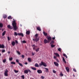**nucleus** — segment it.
<instances>
[{
	"label": "nucleus",
	"mask_w": 79,
	"mask_h": 79,
	"mask_svg": "<svg viewBox=\"0 0 79 79\" xmlns=\"http://www.w3.org/2000/svg\"><path fill=\"white\" fill-rule=\"evenodd\" d=\"M12 25L13 26L14 31H16V29H17V27L16 26V23L15 22V21L14 20L13 22Z\"/></svg>",
	"instance_id": "f257e3e1"
},
{
	"label": "nucleus",
	"mask_w": 79,
	"mask_h": 79,
	"mask_svg": "<svg viewBox=\"0 0 79 79\" xmlns=\"http://www.w3.org/2000/svg\"><path fill=\"white\" fill-rule=\"evenodd\" d=\"M42 65L44 66L45 67H46L47 66L46 63L45 62H44L43 61H41V63H40L39 66H41Z\"/></svg>",
	"instance_id": "f03ea898"
},
{
	"label": "nucleus",
	"mask_w": 79,
	"mask_h": 79,
	"mask_svg": "<svg viewBox=\"0 0 79 79\" xmlns=\"http://www.w3.org/2000/svg\"><path fill=\"white\" fill-rule=\"evenodd\" d=\"M29 72L30 73H31V70L29 69L25 70L24 71V73H25V74H28Z\"/></svg>",
	"instance_id": "7ed1b4c3"
},
{
	"label": "nucleus",
	"mask_w": 79,
	"mask_h": 79,
	"mask_svg": "<svg viewBox=\"0 0 79 79\" xmlns=\"http://www.w3.org/2000/svg\"><path fill=\"white\" fill-rule=\"evenodd\" d=\"M8 71L7 70V69H6L4 73V75L5 76H8Z\"/></svg>",
	"instance_id": "20e7f679"
},
{
	"label": "nucleus",
	"mask_w": 79,
	"mask_h": 79,
	"mask_svg": "<svg viewBox=\"0 0 79 79\" xmlns=\"http://www.w3.org/2000/svg\"><path fill=\"white\" fill-rule=\"evenodd\" d=\"M33 40L35 41L36 42H37L39 40V38H35V39H33Z\"/></svg>",
	"instance_id": "39448f33"
},
{
	"label": "nucleus",
	"mask_w": 79,
	"mask_h": 79,
	"mask_svg": "<svg viewBox=\"0 0 79 79\" xmlns=\"http://www.w3.org/2000/svg\"><path fill=\"white\" fill-rule=\"evenodd\" d=\"M47 39L48 40V42H50V41L52 40V37L51 36L48 37Z\"/></svg>",
	"instance_id": "423d86ee"
},
{
	"label": "nucleus",
	"mask_w": 79,
	"mask_h": 79,
	"mask_svg": "<svg viewBox=\"0 0 79 79\" xmlns=\"http://www.w3.org/2000/svg\"><path fill=\"white\" fill-rule=\"evenodd\" d=\"M37 73H38V74H42V71L41 70L39 69L37 70Z\"/></svg>",
	"instance_id": "0eeeda50"
},
{
	"label": "nucleus",
	"mask_w": 79,
	"mask_h": 79,
	"mask_svg": "<svg viewBox=\"0 0 79 79\" xmlns=\"http://www.w3.org/2000/svg\"><path fill=\"white\" fill-rule=\"evenodd\" d=\"M44 43L45 44H47V43H49V42H48V40L46 39H45L44 40Z\"/></svg>",
	"instance_id": "6e6552de"
},
{
	"label": "nucleus",
	"mask_w": 79,
	"mask_h": 79,
	"mask_svg": "<svg viewBox=\"0 0 79 79\" xmlns=\"http://www.w3.org/2000/svg\"><path fill=\"white\" fill-rule=\"evenodd\" d=\"M54 64H55V66H59V64L58 63L56 62H54Z\"/></svg>",
	"instance_id": "1a4fd4ad"
},
{
	"label": "nucleus",
	"mask_w": 79,
	"mask_h": 79,
	"mask_svg": "<svg viewBox=\"0 0 79 79\" xmlns=\"http://www.w3.org/2000/svg\"><path fill=\"white\" fill-rule=\"evenodd\" d=\"M33 49L34 50H35V48L37 47V46H35V44H34L32 46Z\"/></svg>",
	"instance_id": "9d476101"
},
{
	"label": "nucleus",
	"mask_w": 79,
	"mask_h": 79,
	"mask_svg": "<svg viewBox=\"0 0 79 79\" xmlns=\"http://www.w3.org/2000/svg\"><path fill=\"white\" fill-rule=\"evenodd\" d=\"M5 47V46H4V45L0 44V48H4Z\"/></svg>",
	"instance_id": "9b49d317"
},
{
	"label": "nucleus",
	"mask_w": 79,
	"mask_h": 79,
	"mask_svg": "<svg viewBox=\"0 0 79 79\" xmlns=\"http://www.w3.org/2000/svg\"><path fill=\"white\" fill-rule=\"evenodd\" d=\"M18 35H20L22 36V37H24V34L23 33H18Z\"/></svg>",
	"instance_id": "f8f14e48"
},
{
	"label": "nucleus",
	"mask_w": 79,
	"mask_h": 79,
	"mask_svg": "<svg viewBox=\"0 0 79 79\" xmlns=\"http://www.w3.org/2000/svg\"><path fill=\"white\" fill-rule=\"evenodd\" d=\"M7 27H8V28H9V29H13V27H11V26L10 25H9L7 26Z\"/></svg>",
	"instance_id": "ddd939ff"
},
{
	"label": "nucleus",
	"mask_w": 79,
	"mask_h": 79,
	"mask_svg": "<svg viewBox=\"0 0 79 79\" xmlns=\"http://www.w3.org/2000/svg\"><path fill=\"white\" fill-rule=\"evenodd\" d=\"M16 42H15V41H12L11 42V44L12 45V46H14Z\"/></svg>",
	"instance_id": "4468645a"
},
{
	"label": "nucleus",
	"mask_w": 79,
	"mask_h": 79,
	"mask_svg": "<svg viewBox=\"0 0 79 79\" xmlns=\"http://www.w3.org/2000/svg\"><path fill=\"white\" fill-rule=\"evenodd\" d=\"M37 29L39 31H41V29L40 28V27H38L37 28Z\"/></svg>",
	"instance_id": "2eb2a0df"
},
{
	"label": "nucleus",
	"mask_w": 79,
	"mask_h": 79,
	"mask_svg": "<svg viewBox=\"0 0 79 79\" xmlns=\"http://www.w3.org/2000/svg\"><path fill=\"white\" fill-rule=\"evenodd\" d=\"M30 32L29 31H27L26 32V34L27 35H29L30 34Z\"/></svg>",
	"instance_id": "dca6fc26"
},
{
	"label": "nucleus",
	"mask_w": 79,
	"mask_h": 79,
	"mask_svg": "<svg viewBox=\"0 0 79 79\" xmlns=\"http://www.w3.org/2000/svg\"><path fill=\"white\" fill-rule=\"evenodd\" d=\"M66 69L67 72H69V68L68 67H66Z\"/></svg>",
	"instance_id": "f3484780"
},
{
	"label": "nucleus",
	"mask_w": 79,
	"mask_h": 79,
	"mask_svg": "<svg viewBox=\"0 0 79 79\" xmlns=\"http://www.w3.org/2000/svg\"><path fill=\"white\" fill-rule=\"evenodd\" d=\"M3 27V24L2 23H0V27L2 28Z\"/></svg>",
	"instance_id": "a211bd4d"
},
{
	"label": "nucleus",
	"mask_w": 79,
	"mask_h": 79,
	"mask_svg": "<svg viewBox=\"0 0 79 79\" xmlns=\"http://www.w3.org/2000/svg\"><path fill=\"white\" fill-rule=\"evenodd\" d=\"M5 34H6V31H4L2 33V36H4L5 35Z\"/></svg>",
	"instance_id": "6ab92c4d"
},
{
	"label": "nucleus",
	"mask_w": 79,
	"mask_h": 79,
	"mask_svg": "<svg viewBox=\"0 0 79 79\" xmlns=\"http://www.w3.org/2000/svg\"><path fill=\"white\" fill-rule=\"evenodd\" d=\"M3 18L4 19H5V18H6V17H7V15H3Z\"/></svg>",
	"instance_id": "aec40b11"
},
{
	"label": "nucleus",
	"mask_w": 79,
	"mask_h": 79,
	"mask_svg": "<svg viewBox=\"0 0 79 79\" xmlns=\"http://www.w3.org/2000/svg\"><path fill=\"white\" fill-rule=\"evenodd\" d=\"M43 33L44 34V35L45 36H47V33L45 32V31H44L43 32Z\"/></svg>",
	"instance_id": "412c9836"
},
{
	"label": "nucleus",
	"mask_w": 79,
	"mask_h": 79,
	"mask_svg": "<svg viewBox=\"0 0 79 79\" xmlns=\"http://www.w3.org/2000/svg\"><path fill=\"white\" fill-rule=\"evenodd\" d=\"M28 61H29V62H30V63H31V61H32L31 59V58H28Z\"/></svg>",
	"instance_id": "4be33fe9"
},
{
	"label": "nucleus",
	"mask_w": 79,
	"mask_h": 79,
	"mask_svg": "<svg viewBox=\"0 0 79 79\" xmlns=\"http://www.w3.org/2000/svg\"><path fill=\"white\" fill-rule=\"evenodd\" d=\"M62 58H63V61H64V63H66V61L65 59H64V58L63 57Z\"/></svg>",
	"instance_id": "5701e85b"
},
{
	"label": "nucleus",
	"mask_w": 79,
	"mask_h": 79,
	"mask_svg": "<svg viewBox=\"0 0 79 79\" xmlns=\"http://www.w3.org/2000/svg\"><path fill=\"white\" fill-rule=\"evenodd\" d=\"M35 67H37V68L39 67V64H37V63L35 64Z\"/></svg>",
	"instance_id": "b1692460"
},
{
	"label": "nucleus",
	"mask_w": 79,
	"mask_h": 79,
	"mask_svg": "<svg viewBox=\"0 0 79 79\" xmlns=\"http://www.w3.org/2000/svg\"><path fill=\"white\" fill-rule=\"evenodd\" d=\"M44 69H46V70H45V72H46V73H48V68H44Z\"/></svg>",
	"instance_id": "393cba45"
},
{
	"label": "nucleus",
	"mask_w": 79,
	"mask_h": 79,
	"mask_svg": "<svg viewBox=\"0 0 79 79\" xmlns=\"http://www.w3.org/2000/svg\"><path fill=\"white\" fill-rule=\"evenodd\" d=\"M14 35L15 36H17L18 35V33H17L16 32H15Z\"/></svg>",
	"instance_id": "a878e982"
},
{
	"label": "nucleus",
	"mask_w": 79,
	"mask_h": 79,
	"mask_svg": "<svg viewBox=\"0 0 79 79\" xmlns=\"http://www.w3.org/2000/svg\"><path fill=\"white\" fill-rule=\"evenodd\" d=\"M55 55L56 56H60V55L58 53H54Z\"/></svg>",
	"instance_id": "bb28decb"
},
{
	"label": "nucleus",
	"mask_w": 79,
	"mask_h": 79,
	"mask_svg": "<svg viewBox=\"0 0 79 79\" xmlns=\"http://www.w3.org/2000/svg\"><path fill=\"white\" fill-rule=\"evenodd\" d=\"M8 19H13V18L11 17V16H10L8 17Z\"/></svg>",
	"instance_id": "cd10ccee"
},
{
	"label": "nucleus",
	"mask_w": 79,
	"mask_h": 79,
	"mask_svg": "<svg viewBox=\"0 0 79 79\" xmlns=\"http://www.w3.org/2000/svg\"><path fill=\"white\" fill-rule=\"evenodd\" d=\"M7 40H8V41H10V40H11V37H10L9 36H8L7 37Z\"/></svg>",
	"instance_id": "c85d7f7f"
},
{
	"label": "nucleus",
	"mask_w": 79,
	"mask_h": 79,
	"mask_svg": "<svg viewBox=\"0 0 79 79\" xmlns=\"http://www.w3.org/2000/svg\"><path fill=\"white\" fill-rule=\"evenodd\" d=\"M63 56H65V58H68V56H67L66 55V54H63Z\"/></svg>",
	"instance_id": "c756f323"
},
{
	"label": "nucleus",
	"mask_w": 79,
	"mask_h": 79,
	"mask_svg": "<svg viewBox=\"0 0 79 79\" xmlns=\"http://www.w3.org/2000/svg\"><path fill=\"white\" fill-rule=\"evenodd\" d=\"M18 64H19V65H20V66H22V67L23 66V64H22L19 62H18Z\"/></svg>",
	"instance_id": "7c9ffc66"
},
{
	"label": "nucleus",
	"mask_w": 79,
	"mask_h": 79,
	"mask_svg": "<svg viewBox=\"0 0 79 79\" xmlns=\"http://www.w3.org/2000/svg\"><path fill=\"white\" fill-rule=\"evenodd\" d=\"M60 76H64L62 72L60 73Z\"/></svg>",
	"instance_id": "2f4dec72"
},
{
	"label": "nucleus",
	"mask_w": 79,
	"mask_h": 79,
	"mask_svg": "<svg viewBox=\"0 0 79 79\" xmlns=\"http://www.w3.org/2000/svg\"><path fill=\"white\" fill-rule=\"evenodd\" d=\"M31 68L32 69L34 70L35 71V70H36V68H35L31 67Z\"/></svg>",
	"instance_id": "473e14b6"
},
{
	"label": "nucleus",
	"mask_w": 79,
	"mask_h": 79,
	"mask_svg": "<svg viewBox=\"0 0 79 79\" xmlns=\"http://www.w3.org/2000/svg\"><path fill=\"white\" fill-rule=\"evenodd\" d=\"M55 45H54L52 44L51 45V47L52 48H53L54 47H55Z\"/></svg>",
	"instance_id": "72a5a7b5"
},
{
	"label": "nucleus",
	"mask_w": 79,
	"mask_h": 79,
	"mask_svg": "<svg viewBox=\"0 0 79 79\" xmlns=\"http://www.w3.org/2000/svg\"><path fill=\"white\" fill-rule=\"evenodd\" d=\"M17 53L19 55H21V53H20V52L19 51H16Z\"/></svg>",
	"instance_id": "f704fd0d"
},
{
	"label": "nucleus",
	"mask_w": 79,
	"mask_h": 79,
	"mask_svg": "<svg viewBox=\"0 0 79 79\" xmlns=\"http://www.w3.org/2000/svg\"><path fill=\"white\" fill-rule=\"evenodd\" d=\"M35 38H37L38 37V34H36V35H35Z\"/></svg>",
	"instance_id": "c9c22d12"
},
{
	"label": "nucleus",
	"mask_w": 79,
	"mask_h": 79,
	"mask_svg": "<svg viewBox=\"0 0 79 79\" xmlns=\"http://www.w3.org/2000/svg\"><path fill=\"white\" fill-rule=\"evenodd\" d=\"M10 63L11 64H16V63L15 62H11Z\"/></svg>",
	"instance_id": "e433bc0d"
},
{
	"label": "nucleus",
	"mask_w": 79,
	"mask_h": 79,
	"mask_svg": "<svg viewBox=\"0 0 79 79\" xmlns=\"http://www.w3.org/2000/svg\"><path fill=\"white\" fill-rule=\"evenodd\" d=\"M22 43H23V44H26V41L25 40H23L22 41Z\"/></svg>",
	"instance_id": "4c0bfd02"
},
{
	"label": "nucleus",
	"mask_w": 79,
	"mask_h": 79,
	"mask_svg": "<svg viewBox=\"0 0 79 79\" xmlns=\"http://www.w3.org/2000/svg\"><path fill=\"white\" fill-rule=\"evenodd\" d=\"M54 44V41L53 40H52L50 43V44Z\"/></svg>",
	"instance_id": "58836bf2"
},
{
	"label": "nucleus",
	"mask_w": 79,
	"mask_h": 79,
	"mask_svg": "<svg viewBox=\"0 0 79 79\" xmlns=\"http://www.w3.org/2000/svg\"><path fill=\"white\" fill-rule=\"evenodd\" d=\"M9 60L10 61H12L13 60V57H11L9 58Z\"/></svg>",
	"instance_id": "ea45409f"
},
{
	"label": "nucleus",
	"mask_w": 79,
	"mask_h": 79,
	"mask_svg": "<svg viewBox=\"0 0 79 79\" xmlns=\"http://www.w3.org/2000/svg\"><path fill=\"white\" fill-rule=\"evenodd\" d=\"M36 52H39V48H37V49H36Z\"/></svg>",
	"instance_id": "a19ab883"
},
{
	"label": "nucleus",
	"mask_w": 79,
	"mask_h": 79,
	"mask_svg": "<svg viewBox=\"0 0 79 79\" xmlns=\"http://www.w3.org/2000/svg\"><path fill=\"white\" fill-rule=\"evenodd\" d=\"M6 59H5L4 60H3V63H5V62H6Z\"/></svg>",
	"instance_id": "79ce46f5"
},
{
	"label": "nucleus",
	"mask_w": 79,
	"mask_h": 79,
	"mask_svg": "<svg viewBox=\"0 0 79 79\" xmlns=\"http://www.w3.org/2000/svg\"><path fill=\"white\" fill-rule=\"evenodd\" d=\"M14 72H15V73H18V72H19V71L16 70H14Z\"/></svg>",
	"instance_id": "37998d69"
},
{
	"label": "nucleus",
	"mask_w": 79,
	"mask_h": 79,
	"mask_svg": "<svg viewBox=\"0 0 79 79\" xmlns=\"http://www.w3.org/2000/svg\"><path fill=\"white\" fill-rule=\"evenodd\" d=\"M61 48H59L58 49V51L61 52Z\"/></svg>",
	"instance_id": "c03bdc74"
},
{
	"label": "nucleus",
	"mask_w": 79,
	"mask_h": 79,
	"mask_svg": "<svg viewBox=\"0 0 79 79\" xmlns=\"http://www.w3.org/2000/svg\"><path fill=\"white\" fill-rule=\"evenodd\" d=\"M31 53H32V55L33 56H34V55H35V52H31Z\"/></svg>",
	"instance_id": "a18cd8bd"
},
{
	"label": "nucleus",
	"mask_w": 79,
	"mask_h": 79,
	"mask_svg": "<svg viewBox=\"0 0 79 79\" xmlns=\"http://www.w3.org/2000/svg\"><path fill=\"white\" fill-rule=\"evenodd\" d=\"M4 52H5V50H2V53H4Z\"/></svg>",
	"instance_id": "49530a36"
},
{
	"label": "nucleus",
	"mask_w": 79,
	"mask_h": 79,
	"mask_svg": "<svg viewBox=\"0 0 79 79\" xmlns=\"http://www.w3.org/2000/svg\"><path fill=\"white\" fill-rule=\"evenodd\" d=\"M15 42L16 44H18V40H15Z\"/></svg>",
	"instance_id": "de8ad7c7"
},
{
	"label": "nucleus",
	"mask_w": 79,
	"mask_h": 79,
	"mask_svg": "<svg viewBox=\"0 0 79 79\" xmlns=\"http://www.w3.org/2000/svg\"><path fill=\"white\" fill-rule=\"evenodd\" d=\"M56 61H57V62H58V63H59V62H60V61H59V60H58V59H56Z\"/></svg>",
	"instance_id": "09e8293b"
},
{
	"label": "nucleus",
	"mask_w": 79,
	"mask_h": 79,
	"mask_svg": "<svg viewBox=\"0 0 79 79\" xmlns=\"http://www.w3.org/2000/svg\"><path fill=\"white\" fill-rule=\"evenodd\" d=\"M21 77H22V78H23V79H24L25 78H24V75H22Z\"/></svg>",
	"instance_id": "8fccbe9b"
},
{
	"label": "nucleus",
	"mask_w": 79,
	"mask_h": 79,
	"mask_svg": "<svg viewBox=\"0 0 79 79\" xmlns=\"http://www.w3.org/2000/svg\"><path fill=\"white\" fill-rule=\"evenodd\" d=\"M73 71H74L75 72H76V70L75 69H73Z\"/></svg>",
	"instance_id": "3c124183"
},
{
	"label": "nucleus",
	"mask_w": 79,
	"mask_h": 79,
	"mask_svg": "<svg viewBox=\"0 0 79 79\" xmlns=\"http://www.w3.org/2000/svg\"><path fill=\"white\" fill-rule=\"evenodd\" d=\"M22 58H24V55H22Z\"/></svg>",
	"instance_id": "603ef678"
},
{
	"label": "nucleus",
	"mask_w": 79,
	"mask_h": 79,
	"mask_svg": "<svg viewBox=\"0 0 79 79\" xmlns=\"http://www.w3.org/2000/svg\"><path fill=\"white\" fill-rule=\"evenodd\" d=\"M16 61L17 63H19V60H18V59L16 60Z\"/></svg>",
	"instance_id": "864d4df0"
},
{
	"label": "nucleus",
	"mask_w": 79,
	"mask_h": 79,
	"mask_svg": "<svg viewBox=\"0 0 79 79\" xmlns=\"http://www.w3.org/2000/svg\"><path fill=\"white\" fill-rule=\"evenodd\" d=\"M53 72L54 73H56V71H55V70H53Z\"/></svg>",
	"instance_id": "5fc2aeb1"
},
{
	"label": "nucleus",
	"mask_w": 79,
	"mask_h": 79,
	"mask_svg": "<svg viewBox=\"0 0 79 79\" xmlns=\"http://www.w3.org/2000/svg\"><path fill=\"white\" fill-rule=\"evenodd\" d=\"M41 77H42V79H44V78H45V77H44L43 76H42Z\"/></svg>",
	"instance_id": "6e6d98bb"
},
{
	"label": "nucleus",
	"mask_w": 79,
	"mask_h": 79,
	"mask_svg": "<svg viewBox=\"0 0 79 79\" xmlns=\"http://www.w3.org/2000/svg\"><path fill=\"white\" fill-rule=\"evenodd\" d=\"M52 39L53 40H55V37H54L52 38Z\"/></svg>",
	"instance_id": "4d7b16f0"
},
{
	"label": "nucleus",
	"mask_w": 79,
	"mask_h": 79,
	"mask_svg": "<svg viewBox=\"0 0 79 79\" xmlns=\"http://www.w3.org/2000/svg\"><path fill=\"white\" fill-rule=\"evenodd\" d=\"M54 59H56V56H54Z\"/></svg>",
	"instance_id": "13d9d810"
},
{
	"label": "nucleus",
	"mask_w": 79,
	"mask_h": 79,
	"mask_svg": "<svg viewBox=\"0 0 79 79\" xmlns=\"http://www.w3.org/2000/svg\"><path fill=\"white\" fill-rule=\"evenodd\" d=\"M25 64L27 65V64H28L27 62H26L25 63Z\"/></svg>",
	"instance_id": "bf43d9fd"
},
{
	"label": "nucleus",
	"mask_w": 79,
	"mask_h": 79,
	"mask_svg": "<svg viewBox=\"0 0 79 79\" xmlns=\"http://www.w3.org/2000/svg\"><path fill=\"white\" fill-rule=\"evenodd\" d=\"M73 77H75V75H74V74H73Z\"/></svg>",
	"instance_id": "052dcab7"
},
{
	"label": "nucleus",
	"mask_w": 79,
	"mask_h": 79,
	"mask_svg": "<svg viewBox=\"0 0 79 79\" xmlns=\"http://www.w3.org/2000/svg\"><path fill=\"white\" fill-rule=\"evenodd\" d=\"M3 31V29H2V31Z\"/></svg>",
	"instance_id": "680f3d73"
},
{
	"label": "nucleus",
	"mask_w": 79,
	"mask_h": 79,
	"mask_svg": "<svg viewBox=\"0 0 79 79\" xmlns=\"http://www.w3.org/2000/svg\"><path fill=\"white\" fill-rule=\"evenodd\" d=\"M1 30H2V29H0V31Z\"/></svg>",
	"instance_id": "e2e57ef3"
},
{
	"label": "nucleus",
	"mask_w": 79,
	"mask_h": 79,
	"mask_svg": "<svg viewBox=\"0 0 79 79\" xmlns=\"http://www.w3.org/2000/svg\"><path fill=\"white\" fill-rule=\"evenodd\" d=\"M8 53H10V52H8Z\"/></svg>",
	"instance_id": "0e129e2a"
},
{
	"label": "nucleus",
	"mask_w": 79,
	"mask_h": 79,
	"mask_svg": "<svg viewBox=\"0 0 79 79\" xmlns=\"http://www.w3.org/2000/svg\"><path fill=\"white\" fill-rule=\"evenodd\" d=\"M0 52H1V51L0 50Z\"/></svg>",
	"instance_id": "69168bd1"
}]
</instances>
